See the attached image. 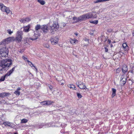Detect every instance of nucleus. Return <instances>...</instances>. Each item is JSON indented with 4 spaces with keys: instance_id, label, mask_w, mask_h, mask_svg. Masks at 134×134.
I'll list each match as a JSON object with an SVG mask.
<instances>
[{
    "instance_id": "nucleus-1",
    "label": "nucleus",
    "mask_w": 134,
    "mask_h": 134,
    "mask_svg": "<svg viewBox=\"0 0 134 134\" xmlns=\"http://www.w3.org/2000/svg\"><path fill=\"white\" fill-rule=\"evenodd\" d=\"M12 61L10 59H4L0 62V71L6 67H8L12 64Z\"/></svg>"
},
{
    "instance_id": "nucleus-2",
    "label": "nucleus",
    "mask_w": 134,
    "mask_h": 134,
    "mask_svg": "<svg viewBox=\"0 0 134 134\" xmlns=\"http://www.w3.org/2000/svg\"><path fill=\"white\" fill-rule=\"evenodd\" d=\"M8 49L6 47H2L0 50V54L1 56L6 57L8 56Z\"/></svg>"
},
{
    "instance_id": "nucleus-3",
    "label": "nucleus",
    "mask_w": 134,
    "mask_h": 134,
    "mask_svg": "<svg viewBox=\"0 0 134 134\" xmlns=\"http://www.w3.org/2000/svg\"><path fill=\"white\" fill-rule=\"evenodd\" d=\"M59 25L58 23L57 22H54L53 24L50 26V29L51 33L53 34L54 31H56L59 28Z\"/></svg>"
},
{
    "instance_id": "nucleus-4",
    "label": "nucleus",
    "mask_w": 134,
    "mask_h": 134,
    "mask_svg": "<svg viewBox=\"0 0 134 134\" xmlns=\"http://www.w3.org/2000/svg\"><path fill=\"white\" fill-rule=\"evenodd\" d=\"M15 70V67H14L9 71L8 72L7 74L4 76H2L0 79V82L4 81L5 78L10 76Z\"/></svg>"
},
{
    "instance_id": "nucleus-5",
    "label": "nucleus",
    "mask_w": 134,
    "mask_h": 134,
    "mask_svg": "<svg viewBox=\"0 0 134 134\" xmlns=\"http://www.w3.org/2000/svg\"><path fill=\"white\" fill-rule=\"evenodd\" d=\"M23 32L21 31H18L17 32L15 40L18 42H20L22 39Z\"/></svg>"
},
{
    "instance_id": "nucleus-6",
    "label": "nucleus",
    "mask_w": 134,
    "mask_h": 134,
    "mask_svg": "<svg viewBox=\"0 0 134 134\" xmlns=\"http://www.w3.org/2000/svg\"><path fill=\"white\" fill-rule=\"evenodd\" d=\"M76 84L81 89H87L85 84L82 82L78 81L76 82Z\"/></svg>"
},
{
    "instance_id": "nucleus-7",
    "label": "nucleus",
    "mask_w": 134,
    "mask_h": 134,
    "mask_svg": "<svg viewBox=\"0 0 134 134\" xmlns=\"http://www.w3.org/2000/svg\"><path fill=\"white\" fill-rule=\"evenodd\" d=\"M94 14H95V13L92 12V13H88L84 15L85 20L87 19H89L92 17L94 18H97V16H94L93 15Z\"/></svg>"
},
{
    "instance_id": "nucleus-8",
    "label": "nucleus",
    "mask_w": 134,
    "mask_h": 134,
    "mask_svg": "<svg viewBox=\"0 0 134 134\" xmlns=\"http://www.w3.org/2000/svg\"><path fill=\"white\" fill-rule=\"evenodd\" d=\"M50 40L52 44H55L58 43L59 39L58 37H55L51 38Z\"/></svg>"
},
{
    "instance_id": "nucleus-9",
    "label": "nucleus",
    "mask_w": 134,
    "mask_h": 134,
    "mask_svg": "<svg viewBox=\"0 0 134 134\" xmlns=\"http://www.w3.org/2000/svg\"><path fill=\"white\" fill-rule=\"evenodd\" d=\"M41 29L43 33L46 34L47 33L48 30V28L47 26L44 25L41 26Z\"/></svg>"
},
{
    "instance_id": "nucleus-10",
    "label": "nucleus",
    "mask_w": 134,
    "mask_h": 134,
    "mask_svg": "<svg viewBox=\"0 0 134 134\" xmlns=\"http://www.w3.org/2000/svg\"><path fill=\"white\" fill-rule=\"evenodd\" d=\"M37 31H35L34 32V34L30 38V39L32 40H35L37 39L38 36V34H36Z\"/></svg>"
},
{
    "instance_id": "nucleus-11",
    "label": "nucleus",
    "mask_w": 134,
    "mask_h": 134,
    "mask_svg": "<svg viewBox=\"0 0 134 134\" xmlns=\"http://www.w3.org/2000/svg\"><path fill=\"white\" fill-rule=\"evenodd\" d=\"M3 124L6 126H9L11 127H13V124L11 122L8 121H6L3 122Z\"/></svg>"
},
{
    "instance_id": "nucleus-12",
    "label": "nucleus",
    "mask_w": 134,
    "mask_h": 134,
    "mask_svg": "<svg viewBox=\"0 0 134 134\" xmlns=\"http://www.w3.org/2000/svg\"><path fill=\"white\" fill-rule=\"evenodd\" d=\"M128 70V68L127 66L125 65H124L122 67V71L124 73H125L127 72Z\"/></svg>"
},
{
    "instance_id": "nucleus-13",
    "label": "nucleus",
    "mask_w": 134,
    "mask_h": 134,
    "mask_svg": "<svg viewBox=\"0 0 134 134\" xmlns=\"http://www.w3.org/2000/svg\"><path fill=\"white\" fill-rule=\"evenodd\" d=\"M7 8V7L4 6V4L2 3H0V9L3 12H5Z\"/></svg>"
},
{
    "instance_id": "nucleus-14",
    "label": "nucleus",
    "mask_w": 134,
    "mask_h": 134,
    "mask_svg": "<svg viewBox=\"0 0 134 134\" xmlns=\"http://www.w3.org/2000/svg\"><path fill=\"white\" fill-rule=\"evenodd\" d=\"M120 81V82L123 85L125 84L126 82V78H124L123 76H122L121 77Z\"/></svg>"
},
{
    "instance_id": "nucleus-15",
    "label": "nucleus",
    "mask_w": 134,
    "mask_h": 134,
    "mask_svg": "<svg viewBox=\"0 0 134 134\" xmlns=\"http://www.w3.org/2000/svg\"><path fill=\"white\" fill-rule=\"evenodd\" d=\"M69 41L70 43L72 44H75L76 43H77L78 41L77 40L74 39L73 40L71 39H70Z\"/></svg>"
},
{
    "instance_id": "nucleus-16",
    "label": "nucleus",
    "mask_w": 134,
    "mask_h": 134,
    "mask_svg": "<svg viewBox=\"0 0 134 134\" xmlns=\"http://www.w3.org/2000/svg\"><path fill=\"white\" fill-rule=\"evenodd\" d=\"M9 43L7 38L5 39L4 40H3V41L1 43V45H5L6 44H8V43Z\"/></svg>"
},
{
    "instance_id": "nucleus-17",
    "label": "nucleus",
    "mask_w": 134,
    "mask_h": 134,
    "mask_svg": "<svg viewBox=\"0 0 134 134\" xmlns=\"http://www.w3.org/2000/svg\"><path fill=\"white\" fill-rule=\"evenodd\" d=\"M24 31L25 32H27L29 31V29L30 28V26L29 25L24 27Z\"/></svg>"
},
{
    "instance_id": "nucleus-18",
    "label": "nucleus",
    "mask_w": 134,
    "mask_h": 134,
    "mask_svg": "<svg viewBox=\"0 0 134 134\" xmlns=\"http://www.w3.org/2000/svg\"><path fill=\"white\" fill-rule=\"evenodd\" d=\"M112 93L111 95L112 98H113L116 95V90L114 88L112 89Z\"/></svg>"
},
{
    "instance_id": "nucleus-19",
    "label": "nucleus",
    "mask_w": 134,
    "mask_h": 134,
    "mask_svg": "<svg viewBox=\"0 0 134 134\" xmlns=\"http://www.w3.org/2000/svg\"><path fill=\"white\" fill-rule=\"evenodd\" d=\"M30 20V19L29 18H25V19H22L20 20V22H21L24 23L26 21H29Z\"/></svg>"
},
{
    "instance_id": "nucleus-20",
    "label": "nucleus",
    "mask_w": 134,
    "mask_h": 134,
    "mask_svg": "<svg viewBox=\"0 0 134 134\" xmlns=\"http://www.w3.org/2000/svg\"><path fill=\"white\" fill-rule=\"evenodd\" d=\"M78 18L79 20V21H82L85 20V17L84 16V15H83L81 16H80L78 17Z\"/></svg>"
},
{
    "instance_id": "nucleus-21",
    "label": "nucleus",
    "mask_w": 134,
    "mask_h": 134,
    "mask_svg": "<svg viewBox=\"0 0 134 134\" xmlns=\"http://www.w3.org/2000/svg\"><path fill=\"white\" fill-rule=\"evenodd\" d=\"M122 46L125 49V51H126L128 49V47L127 45V44L126 43H124L122 45Z\"/></svg>"
},
{
    "instance_id": "nucleus-22",
    "label": "nucleus",
    "mask_w": 134,
    "mask_h": 134,
    "mask_svg": "<svg viewBox=\"0 0 134 134\" xmlns=\"http://www.w3.org/2000/svg\"><path fill=\"white\" fill-rule=\"evenodd\" d=\"M68 86L70 88L75 90L76 89L75 86L73 84H70L68 85Z\"/></svg>"
},
{
    "instance_id": "nucleus-23",
    "label": "nucleus",
    "mask_w": 134,
    "mask_h": 134,
    "mask_svg": "<svg viewBox=\"0 0 134 134\" xmlns=\"http://www.w3.org/2000/svg\"><path fill=\"white\" fill-rule=\"evenodd\" d=\"M8 94V93H3L0 94V97H4L5 96H7Z\"/></svg>"
},
{
    "instance_id": "nucleus-24",
    "label": "nucleus",
    "mask_w": 134,
    "mask_h": 134,
    "mask_svg": "<svg viewBox=\"0 0 134 134\" xmlns=\"http://www.w3.org/2000/svg\"><path fill=\"white\" fill-rule=\"evenodd\" d=\"M41 26L40 25H37L35 27V29L36 31L40 29H41Z\"/></svg>"
},
{
    "instance_id": "nucleus-25",
    "label": "nucleus",
    "mask_w": 134,
    "mask_h": 134,
    "mask_svg": "<svg viewBox=\"0 0 134 134\" xmlns=\"http://www.w3.org/2000/svg\"><path fill=\"white\" fill-rule=\"evenodd\" d=\"M27 62L28 63V64L31 67H32V66H31V65H32V66L34 67L35 68L36 70V68L35 66L32 63L30 62L29 60H27Z\"/></svg>"
},
{
    "instance_id": "nucleus-26",
    "label": "nucleus",
    "mask_w": 134,
    "mask_h": 134,
    "mask_svg": "<svg viewBox=\"0 0 134 134\" xmlns=\"http://www.w3.org/2000/svg\"><path fill=\"white\" fill-rule=\"evenodd\" d=\"M90 22L91 23L94 24H96L98 23V20H95L94 21L92 20L90 21Z\"/></svg>"
},
{
    "instance_id": "nucleus-27",
    "label": "nucleus",
    "mask_w": 134,
    "mask_h": 134,
    "mask_svg": "<svg viewBox=\"0 0 134 134\" xmlns=\"http://www.w3.org/2000/svg\"><path fill=\"white\" fill-rule=\"evenodd\" d=\"M7 40L8 42L10 43L11 41H12L14 39V38L13 37H9L7 38Z\"/></svg>"
},
{
    "instance_id": "nucleus-28",
    "label": "nucleus",
    "mask_w": 134,
    "mask_h": 134,
    "mask_svg": "<svg viewBox=\"0 0 134 134\" xmlns=\"http://www.w3.org/2000/svg\"><path fill=\"white\" fill-rule=\"evenodd\" d=\"M38 2L40 3L42 5H44L45 3V2L43 0H38Z\"/></svg>"
},
{
    "instance_id": "nucleus-29",
    "label": "nucleus",
    "mask_w": 134,
    "mask_h": 134,
    "mask_svg": "<svg viewBox=\"0 0 134 134\" xmlns=\"http://www.w3.org/2000/svg\"><path fill=\"white\" fill-rule=\"evenodd\" d=\"M4 12L6 13L7 14H9L10 12V10L9 8H7Z\"/></svg>"
},
{
    "instance_id": "nucleus-30",
    "label": "nucleus",
    "mask_w": 134,
    "mask_h": 134,
    "mask_svg": "<svg viewBox=\"0 0 134 134\" xmlns=\"http://www.w3.org/2000/svg\"><path fill=\"white\" fill-rule=\"evenodd\" d=\"M73 19L75 22H77L79 21V20L78 18H77L76 17H74L73 18Z\"/></svg>"
},
{
    "instance_id": "nucleus-31",
    "label": "nucleus",
    "mask_w": 134,
    "mask_h": 134,
    "mask_svg": "<svg viewBox=\"0 0 134 134\" xmlns=\"http://www.w3.org/2000/svg\"><path fill=\"white\" fill-rule=\"evenodd\" d=\"M28 121L27 119H23L21 120V123H25L27 122Z\"/></svg>"
},
{
    "instance_id": "nucleus-32",
    "label": "nucleus",
    "mask_w": 134,
    "mask_h": 134,
    "mask_svg": "<svg viewBox=\"0 0 134 134\" xmlns=\"http://www.w3.org/2000/svg\"><path fill=\"white\" fill-rule=\"evenodd\" d=\"M84 43H85V46L88 45L89 43L88 40L87 39H86L84 41Z\"/></svg>"
},
{
    "instance_id": "nucleus-33",
    "label": "nucleus",
    "mask_w": 134,
    "mask_h": 134,
    "mask_svg": "<svg viewBox=\"0 0 134 134\" xmlns=\"http://www.w3.org/2000/svg\"><path fill=\"white\" fill-rule=\"evenodd\" d=\"M7 32L9 34L11 35L13 32V31L10 29H8L7 30Z\"/></svg>"
},
{
    "instance_id": "nucleus-34",
    "label": "nucleus",
    "mask_w": 134,
    "mask_h": 134,
    "mask_svg": "<svg viewBox=\"0 0 134 134\" xmlns=\"http://www.w3.org/2000/svg\"><path fill=\"white\" fill-rule=\"evenodd\" d=\"M14 93L17 96H19L20 94V92L19 91L16 90L14 92Z\"/></svg>"
},
{
    "instance_id": "nucleus-35",
    "label": "nucleus",
    "mask_w": 134,
    "mask_h": 134,
    "mask_svg": "<svg viewBox=\"0 0 134 134\" xmlns=\"http://www.w3.org/2000/svg\"><path fill=\"white\" fill-rule=\"evenodd\" d=\"M77 96L79 98H81L82 97V95L80 93H76Z\"/></svg>"
},
{
    "instance_id": "nucleus-36",
    "label": "nucleus",
    "mask_w": 134,
    "mask_h": 134,
    "mask_svg": "<svg viewBox=\"0 0 134 134\" xmlns=\"http://www.w3.org/2000/svg\"><path fill=\"white\" fill-rule=\"evenodd\" d=\"M43 55V54L42 53H40L37 54V56L39 57H42Z\"/></svg>"
},
{
    "instance_id": "nucleus-37",
    "label": "nucleus",
    "mask_w": 134,
    "mask_h": 134,
    "mask_svg": "<svg viewBox=\"0 0 134 134\" xmlns=\"http://www.w3.org/2000/svg\"><path fill=\"white\" fill-rule=\"evenodd\" d=\"M52 103V102L51 101H47L46 102V105H49L51 104Z\"/></svg>"
},
{
    "instance_id": "nucleus-38",
    "label": "nucleus",
    "mask_w": 134,
    "mask_h": 134,
    "mask_svg": "<svg viewBox=\"0 0 134 134\" xmlns=\"http://www.w3.org/2000/svg\"><path fill=\"white\" fill-rule=\"evenodd\" d=\"M44 47L48 48L49 47V45L47 43L44 44L43 45Z\"/></svg>"
},
{
    "instance_id": "nucleus-39",
    "label": "nucleus",
    "mask_w": 134,
    "mask_h": 134,
    "mask_svg": "<svg viewBox=\"0 0 134 134\" xmlns=\"http://www.w3.org/2000/svg\"><path fill=\"white\" fill-rule=\"evenodd\" d=\"M49 87V89L50 90H52V89L53 88V87L51 85L48 84V85Z\"/></svg>"
},
{
    "instance_id": "nucleus-40",
    "label": "nucleus",
    "mask_w": 134,
    "mask_h": 134,
    "mask_svg": "<svg viewBox=\"0 0 134 134\" xmlns=\"http://www.w3.org/2000/svg\"><path fill=\"white\" fill-rule=\"evenodd\" d=\"M41 104L42 105H46V102L43 101L41 102Z\"/></svg>"
},
{
    "instance_id": "nucleus-41",
    "label": "nucleus",
    "mask_w": 134,
    "mask_h": 134,
    "mask_svg": "<svg viewBox=\"0 0 134 134\" xmlns=\"http://www.w3.org/2000/svg\"><path fill=\"white\" fill-rule=\"evenodd\" d=\"M120 71V69L118 68L116 70V73H119Z\"/></svg>"
},
{
    "instance_id": "nucleus-42",
    "label": "nucleus",
    "mask_w": 134,
    "mask_h": 134,
    "mask_svg": "<svg viewBox=\"0 0 134 134\" xmlns=\"http://www.w3.org/2000/svg\"><path fill=\"white\" fill-rule=\"evenodd\" d=\"M105 51L106 52H107L108 51V49L106 48H105Z\"/></svg>"
},
{
    "instance_id": "nucleus-43",
    "label": "nucleus",
    "mask_w": 134,
    "mask_h": 134,
    "mask_svg": "<svg viewBox=\"0 0 134 134\" xmlns=\"http://www.w3.org/2000/svg\"><path fill=\"white\" fill-rule=\"evenodd\" d=\"M23 59H24L25 60H26L27 59V58H26L25 57H24V56H23Z\"/></svg>"
},
{
    "instance_id": "nucleus-44",
    "label": "nucleus",
    "mask_w": 134,
    "mask_h": 134,
    "mask_svg": "<svg viewBox=\"0 0 134 134\" xmlns=\"http://www.w3.org/2000/svg\"><path fill=\"white\" fill-rule=\"evenodd\" d=\"M20 90H21L20 88V87H18V88H17L16 90L19 91Z\"/></svg>"
},
{
    "instance_id": "nucleus-45",
    "label": "nucleus",
    "mask_w": 134,
    "mask_h": 134,
    "mask_svg": "<svg viewBox=\"0 0 134 134\" xmlns=\"http://www.w3.org/2000/svg\"><path fill=\"white\" fill-rule=\"evenodd\" d=\"M1 103H5V102L4 100L2 101L1 102Z\"/></svg>"
},
{
    "instance_id": "nucleus-46",
    "label": "nucleus",
    "mask_w": 134,
    "mask_h": 134,
    "mask_svg": "<svg viewBox=\"0 0 134 134\" xmlns=\"http://www.w3.org/2000/svg\"><path fill=\"white\" fill-rule=\"evenodd\" d=\"M108 43H111V41L110 40H108Z\"/></svg>"
},
{
    "instance_id": "nucleus-47",
    "label": "nucleus",
    "mask_w": 134,
    "mask_h": 134,
    "mask_svg": "<svg viewBox=\"0 0 134 134\" xmlns=\"http://www.w3.org/2000/svg\"><path fill=\"white\" fill-rule=\"evenodd\" d=\"M75 34L76 36H77L78 35V34L77 33H75Z\"/></svg>"
},
{
    "instance_id": "nucleus-48",
    "label": "nucleus",
    "mask_w": 134,
    "mask_h": 134,
    "mask_svg": "<svg viewBox=\"0 0 134 134\" xmlns=\"http://www.w3.org/2000/svg\"><path fill=\"white\" fill-rule=\"evenodd\" d=\"M94 16H96L97 15H96V14L95 13V14H94V15H93Z\"/></svg>"
},
{
    "instance_id": "nucleus-49",
    "label": "nucleus",
    "mask_w": 134,
    "mask_h": 134,
    "mask_svg": "<svg viewBox=\"0 0 134 134\" xmlns=\"http://www.w3.org/2000/svg\"><path fill=\"white\" fill-rule=\"evenodd\" d=\"M64 84V83H62L61 84V85H63Z\"/></svg>"
},
{
    "instance_id": "nucleus-50",
    "label": "nucleus",
    "mask_w": 134,
    "mask_h": 134,
    "mask_svg": "<svg viewBox=\"0 0 134 134\" xmlns=\"http://www.w3.org/2000/svg\"><path fill=\"white\" fill-rule=\"evenodd\" d=\"M90 34L91 35H93V33H91Z\"/></svg>"
},
{
    "instance_id": "nucleus-51",
    "label": "nucleus",
    "mask_w": 134,
    "mask_h": 134,
    "mask_svg": "<svg viewBox=\"0 0 134 134\" xmlns=\"http://www.w3.org/2000/svg\"><path fill=\"white\" fill-rule=\"evenodd\" d=\"M102 10V9H100L99 10V11H101V10Z\"/></svg>"
},
{
    "instance_id": "nucleus-52",
    "label": "nucleus",
    "mask_w": 134,
    "mask_h": 134,
    "mask_svg": "<svg viewBox=\"0 0 134 134\" xmlns=\"http://www.w3.org/2000/svg\"><path fill=\"white\" fill-rule=\"evenodd\" d=\"M14 134H18L17 133H14Z\"/></svg>"
},
{
    "instance_id": "nucleus-53",
    "label": "nucleus",
    "mask_w": 134,
    "mask_h": 134,
    "mask_svg": "<svg viewBox=\"0 0 134 134\" xmlns=\"http://www.w3.org/2000/svg\"><path fill=\"white\" fill-rule=\"evenodd\" d=\"M132 34H133V36H134V33H133Z\"/></svg>"
},
{
    "instance_id": "nucleus-54",
    "label": "nucleus",
    "mask_w": 134,
    "mask_h": 134,
    "mask_svg": "<svg viewBox=\"0 0 134 134\" xmlns=\"http://www.w3.org/2000/svg\"><path fill=\"white\" fill-rule=\"evenodd\" d=\"M94 31H95V30H93V31L94 32Z\"/></svg>"
},
{
    "instance_id": "nucleus-55",
    "label": "nucleus",
    "mask_w": 134,
    "mask_h": 134,
    "mask_svg": "<svg viewBox=\"0 0 134 134\" xmlns=\"http://www.w3.org/2000/svg\"><path fill=\"white\" fill-rule=\"evenodd\" d=\"M31 66H32H32H32V65H31Z\"/></svg>"
}]
</instances>
